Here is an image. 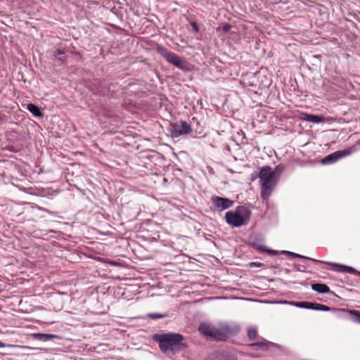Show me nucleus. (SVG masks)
<instances>
[{
    "instance_id": "obj_1",
    "label": "nucleus",
    "mask_w": 360,
    "mask_h": 360,
    "mask_svg": "<svg viewBox=\"0 0 360 360\" xmlns=\"http://www.w3.org/2000/svg\"><path fill=\"white\" fill-rule=\"evenodd\" d=\"M259 182L261 184V197L262 199H267L271 194L276 186L278 176L271 169L270 167H262L259 173Z\"/></svg>"
},
{
    "instance_id": "obj_2",
    "label": "nucleus",
    "mask_w": 360,
    "mask_h": 360,
    "mask_svg": "<svg viewBox=\"0 0 360 360\" xmlns=\"http://www.w3.org/2000/svg\"><path fill=\"white\" fill-rule=\"evenodd\" d=\"M154 339L159 342L162 352L174 353L180 349L183 336L178 333H164L155 335Z\"/></svg>"
},
{
    "instance_id": "obj_3",
    "label": "nucleus",
    "mask_w": 360,
    "mask_h": 360,
    "mask_svg": "<svg viewBox=\"0 0 360 360\" xmlns=\"http://www.w3.org/2000/svg\"><path fill=\"white\" fill-rule=\"evenodd\" d=\"M248 217L249 212L244 207L241 209L238 207L236 212L230 211L225 214L226 222L234 227L245 224Z\"/></svg>"
},
{
    "instance_id": "obj_4",
    "label": "nucleus",
    "mask_w": 360,
    "mask_h": 360,
    "mask_svg": "<svg viewBox=\"0 0 360 360\" xmlns=\"http://www.w3.org/2000/svg\"><path fill=\"white\" fill-rule=\"evenodd\" d=\"M158 51L168 63L172 64L176 68L181 70L188 69V63L186 60L180 58L174 53L168 51L167 49L161 46L158 47Z\"/></svg>"
},
{
    "instance_id": "obj_5",
    "label": "nucleus",
    "mask_w": 360,
    "mask_h": 360,
    "mask_svg": "<svg viewBox=\"0 0 360 360\" xmlns=\"http://www.w3.org/2000/svg\"><path fill=\"white\" fill-rule=\"evenodd\" d=\"M168 129L172 137L186 135L192 131L191 126L184 121L169 124Z\"/></svg>"
},
{
    "instance_id": "obj_6",
    "label": "nucleus",
    "mask_w": 360,
    "mask_h": 360,
    "mask_svg": "<svg viewBox=\"0 0 360 360\" xmlns=\"http://www.w3.org/2000/svg\"><path fill=\"white\" fill-rule=\"evenodd\" d=\"M217 340H221L233 335L238 332L237 326H231L226 323H221L216 326Z\"/></svg>"
},
{
    "instance_id": "obj_7",
    "label": "nucleus",
    "mask_w": 360,
    "mask_h": 360,
    "mask_svg": "<svg viewBox=\"0 0 360 360\" xmlns=\"http://www.w3.org/2000/svg\"><path fill=\"white\" fill-rule=\"evenodd\" d=\"M353 151H354L353 149L336 151L335 153H333L326 156L321 160V162L323 165L334 163L337 160H338L340 158L351 155L353 153Z\"/></svg>"
},
{
    "instance_id": "obj_8",
    "label": "nucleus",
    "mask_w": 360,
    "mask_h": 360,
    "mask_svg": "<svg viewBox=\"0 0 360 360\" xmlns=\"http://www.w3.org/2000/svg\"><path fill=\"white\" fill-rule=\"evenodd\" d=\"M198 330L202 335L217 340L216 326L210 323H202L198 327Z\"/></svg>"
},
{
    "instance_id": "obj_9",
    "label": "nucleus",
    "mask_w": 360,
    "mask_h": 360,
    "mask_svg": "<svg viewBox=\"0 0 360 360\" xmlns=\"http://www.w3.org/2000/svg\"><path fill=\"white\" fill-rule=\"evenodd\" d=\"M213 205L219 211H223L232 207L233 202L229 198L215 197L212 200Z\"/></svg>"
},
{
    "instance_id": "obj_10",
    "label": "nucleus",
    "mask_w": 360,
    "mask_h": 360,
    "mask_svg": "<svg viewBox=\"0 0 360 360\" xmlns=\"http://www.w3.org/2000/svg\"><path fill=\"white\" fill-rule=\"evenodd\" d=\"M328 264L331 266L330 269L338 272H352L353 269L351 267H348L347 266H343L341 264H335V263H328Z\"/></svg>"
},
{
    "instance_id": "obj_11",
    "label": "nucleus",
    "mask_w": 360,
    "mask_h": 360,
    "mask_svg": "<svg viewBox=\"0 0 360 360\" xmlns=\"http://www.w3.org/2000/svg\"><path fill=\"white\" fill-rule=\"evenodd\" d=\"M211 360H236V358L230 352H223L215 355Z\"/></svg>"
},
{
    "instance_id": "obj_12",
    "label": "nucleus",
    "mask_w": 360,
    "mask_h": 360,
    "mask_svg": "<svg viewBox=\"0 0 360 360\" xmlns=\"http://www.w3.org/2000/svg\"><path fill=\"white\" fill-rule=\"evenodd\" d=\"M311 289L319 293H328L330 291L329 287L323 283H314L311 285Z\"/></svg>"
},
{
    "instance_id": "obj_13",
    "label": "nucleus",
    "mask_w": 360,
    "mask_h": 360,
    "mask_svg": "<svg viewBox=\"0 0 360 360\" xmlns=\"http://www.w3.org/2000/svg\"><path fill=\"white\" fill-rule=\"evenodd\" d=\"M31 335L35 339L42 341H47L49 340L58 338L56 335L46 333H32Z\"/></svg>"
},
{
    "instance_id": "obj_14",
    "label": "nucleus",
    "mask_w": 360,
    "mask_h": 360,
    "mask_svg": "<svg viewBox=\"0 0 360 360\" xmlns=\"http://www.w3.org/2000/svg\"><path fill=\"white\" fill-rule=\"evenodd\" d=\"M27 109L35 117L42 116V113L39 108L34 104L29 103L27 106Z\"/></svg>"
},
{
    "instance_id": "obj_15",
    "label": "nucleus",
    "mask_w": 360,
    "mask_h": 360,
    "mask_svg": "<svg viewBox=\"0 0 360 360\" xmlns=\"http://www.w3.org/2000/svg\"><path fill=\"white\" fill-rule=\"evenodd\" d=\"M269 343H268V342H256V343L251 344V345H250V347L255 348V349H259L261 350L266 351L269 349Z\"/></svg>"
},
{
    "instance_id": "obj_16",
    "label": "nucleus",
    "mask_w": 360,
    "mask_h": 360,
    "mask_svg": "<svg viewBox=\"0 0 360 360\" xmlns=\"http://www.w3.org/2000/svg\"><path fill=\"white\" fill-rule=\"evenodd\" d=\"M294 305H295L296 307H300V308L313 309V306H314V303L308 302H295L294 304Z\"/></svg>"
},
{
    "instance_id": "obj_17",
    "label": "nucleus",
    "mask_w": 360,
    "mask_h": 360,
    "mask_svg": "<svg viewBox=\"0 0 360 360\" xmlns=\"http://www.w3.org/2000/svg\"><path fill=\"white\" fill-rule=\"evenodd\" d=\"M324 120V118L321 116L310 115L308 122H311L313 123H319Z\"/></svg>"
},
{
    "instance_id": "obj_18",
    "label": "nucleus",
    "mask_w": 360,
    "mask_h": 360,
    "mask_svg": "<svg viewBox=\"0 0 360 360\" xmlns=\"http://www.w3.org/2000/svg\"><path fill=\"white\" fill-rule=\"evenodd\" d=\"M248 335L250 339H255L257 335V330L255 327L251 326L248 330Z\"/></svg>"
},
{
    "instance_id": "obj_19",
    "label": "nucleus",
    "mask_w": 360,
    "mask_h": 360,
    "mask_svg": "<svg viewBox=\"0 0 360 360\" xmlns=\"http://www.w3.org/2000/svg\"><path fill=\"white\" fill-rule=\"evenodd\" d=\"M313 309L319 311H329L330 308L326 305L314 303V306H313Z\"/></svg>"
},
{
    "instance_id": "obj_20",
    "label": "nucleus",
    "mask_w": 360,
    "mask_h": 360,
    "mask_svg": "<svg viewBox=\"0 0 360 360\" xmlns=\"http://www.w3.org/2000/svg\"><path fill=\"white\" fill-rule=\"evenodd\" d=\"M309 114L307 113H305V112H301L299 115V118L300 120H305V121H308L309 120Z\"/></svg>"
},
{
    "instance_id": "obj_21",
    "label": "nucleus",
    "mask_w": 360,
    "mask_h": 360,
    "mask_svg": "<svg viewBox=\"0 0 360 360\" xmlns=\"http://www.w3.org/2000/svg\"><path fill=\"white\" fill-rule=\"evenodd\" d=\"M148 316L150 317L151 319H160L164 317L163 315L158 313L150 314Z\"/></svg>"
},
{
    "instance_id": "obj_22",
    "label": "nucleus",
    "mask_w": 360,
    "mask_h": 360,
    "mask_svg": "<svg viewBox=\"0 0 360 360\" xmlns=\"http://www.w3.org/2000/svg\"><path fill=\"white\" fill-rule=\"evenodd\" d=\"M352 313L356 316V322L360 323V311H354Z\"/></svg>"
},
{
    "instance_id": "obj_23",
    "label": "nucleus",
    "mask_w": 360,
    "mask_h": 360,
    "mask_svg": "<svg viewBox=\"0 0 360 360\" xmlns=\"http://www.w3.org/2000/svg\"><path fill=\"white\" fill-rule=\"evenodd\" d=\"M221 29L224 32H227L230 30L231 26L228 24H226L221 27Z\"/></svg>"
},
{
    "instance_id": "obj_24",
    "label": "nucleus",
    "mask_w": 360,
    "mask_h": 360,
    "mask_svg": "<svg viewBox=\"0 0 360 360\" xmlns=\"http://www.w3.org/2000/svg\"><path fill=\"white\" fill-rule=\"evenodd\" d=\"M65 53V51L63 50H61V49H58L57 51H56V54L57 55H63Z\"/></svg>"
},
{
    "instance_id": "obj_25",
    "label": "nucleus",
    "mask_w": 360,
    "mask_h": 360,
    "mask_svg": "<svg viewBox=\"0 0 360 360\" xmlns=\"http://www.w3.org/2000/svg\"><path fill=\"white\" fill-rule=\"evenodd\" d=\"M287 252L289 254H292L293 256L297 257H304L303 256L296 254V253H292V252Z\"/></svg>"
},
{
    "instance_id": "obj_26",
    "label": "nucleus",
    "mask_w": 360,
    "mask_h": 360,
    "mask_svg": "<svg viewBox=\"0 0 360 360\" xmlns=\"http://www.w3.org/2000/svg\"><path fill=\"white\" fill-rule=\"evenodd\" d=\"M6 345L1 342H0V348H4L6 347Z\"/></svg>"
},
{
    "instance_id": "obj_27",
    "label": "nucleus",
    "mask_w": 360,
    "mask_h": 360,
    "mask_svg": "<svg viewBox=\"0 0 360 360\" xmlns=\"http://www.w3.org/2000/svg\"><path fill=\"white\" fill-rule=\"evenodd\" d=\"M193 27H194V28H196V27H197V25H196V24H195V23H193Z\"/></svg>"
},
{
    "instance_id": "obj_28",
    "label": "nucleus",
    "mask_w": 360,
    "mask_h": 360,
    "mask_svg": "<svg viewBox=\"0 0 360 360\" xmlns=\"http://www.w3.org/2000/svg\"><path fill=\"white\" fill-rule=\"evenodd\" d=\"M316 262H320V263H323V262H323V261H320V260H316Z\"/></svg>"
}]
</instances>
